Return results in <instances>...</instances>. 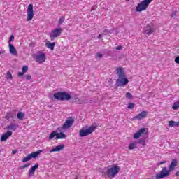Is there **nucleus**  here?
<instances>
[{
	"instance_id": "nucleus-1",
	"label": "nucleus",
	"mask_w": 179,
	"mask_h": 179,
	"mask_svg": "<svg viewBox=\"0 0 179 179\" xmlns=\"http://www.w3.org/2000/svg\"><path fill=\"white\" fill-rule=\"evenodd\" d=\"M177 166V159H173L171 162L169 170L167 169V167H164L160 172L157 173L155 178V179H162V178H166V177H169L170 176L171 171L174 170V167Z\"/></svg>"
},
{
	"instance_id": "nucleus-2",
	"label": "nucleus",
	"mask_w": 179,
	"mask_h": 179,
	"mask_svg": "<svg viewBox=\"0 0 179 179\" xmlns=\"http://www.w3.org/2000/svg\"><path fill=\"white\" fill-rule=\"evenodd\" d=\"M116 71H117V75L118 76L119 78L116 80L115 85L117 87H124V86H127L129 80H128V78H127V75H125V72H124V69H122V68L121 67H119L116 69Z\"/></svg>"
},
{
	"instance_id": "nucleus-3",
	"label": "nucleus",
	"mask_w": 179,
	"mask_h": 179,
	"mask_svg": "<svg viewBox=\"0 0 179 179\" xmlns=\"http://www.w3.org/2000/svg\"><path fill=\"white\" fill-rule=\"evenodd\" d=\"M121 170V168L117 166H113L111 167V166H109L108 167H105L103 170L101 172V174L103 177H106V176H108L109 178L113 179L114 177H115L116 175L120 173V171Z\"/></svg>"
},
{
	"instance_id": "nucleus-4",
	"label": "nucleus",
	"mask_w": 179,
	"mask_h": 179,
	"mask_svg": "<svg viewBox=\"0 0 179 179\" xmlns=\"http://www.w3.org/2000/svg\"><path fill=\"white\" fill-rule=\"evenodd\" d=\"M55 100L59 101H68L72 99V95L66 92H57L53 94Z\"/></svg>"
},
{
	"instance_id": "nucleus-5",
	"label": "nucleus",
	"mask_w": 179,
	"mask_h": 179,
	"mask_svg": "<svg viewBox=\"0 0 179 179\" xmlns=\"http://www.w3.org/2000/svg\"><path fill=\"white\" fill-rule=\"evenodd\" d=\"M96 128H97V127L92 125L90 126L88 128L85 127H83L79 132V135L80 136H81V138H85V136H87L89 135H90L91 134H93V132H94V131H96Z\"/></svg>"
},
{
	"instance_id": "nucleus-6",
	"label": "nucleus",
	"mask_w": 179,
	"mask_h": 179,
	"mask_svg": "<svg viewBox=\"0 0 179 179\" xmlns=\"http://www.w3.org/2000/svg\"><path fill=\"white\" fill-rule=\"evenodd\" d=\"M153 0H143L140 2L136 8V12H143L148 9L149 4L152 3Z\"/></svg>"
},
{
	"instance_id": "nucleus-7",
	"label": "nucleus",
	"mask_w": 179,
	"mask_h": 179,
	"mask_svg": "<svg viewBox=\"0 0 179 179\" xmlns=\"http://www.w3.org/2000/svg\"><path fill=\"white\" fill-rule=\"evenodd\" d=\"M75 122V120L72 117H69L66 120L62 127L57 128V131H61V129H68V128H71L73 123Z\"/></svg>"
},
{
	"instance_id": "nucleus-8",
	"label": "nucleus",
	"mask_w": 179,
	"mask_h": 179,
	"mask_svg": "<svg viewBox=\"0 0 179 179\" xmlns=\"http://www.w3.org/2000/svg\"><path fill=\"white\" fill-rule=\"evenodd\" d=\"M34 59L36 62L43 64V62H45L47 59V57L45 56V53L39 51L38 54L35 56Z\"/></svg>"
},
{
	"instance_id": "nucleus-9",
	"label": "nucleus",
	"mask_w": 179,
	"mask_h": 179,
	"mask_svg": "<svg viewBox=\"0 0 179 179\" xmlns=\"http://www.w3.org/2000/svg\"><path fill=\"white\" fill-rule=\"evenodd\" d=\"M61 33H62V29L61 28H56L52 30V32L50 34L51 41H54V40L56 39L57 37H59V36H61Z\"/></svg>"
},
{
	"instance_id": "nucleus-10",
	"label": "nucleus",
	"mask_w": 179,
	"mask_h": 179,
	"mask_svg": "<svg viewBox=\"0 0 179 179\" xmlns=\"http://www.w3.org/2000/svg\"><path fill=\"white\" fill-rule=\"evenodd\" d=\"M34 17V11L33 10V4H29L27 8V22H30Z\"/></svg>"
},
{
	"instance_id": "nucleus-11",
	"label": "nucleus",
	"mask_w": 179,
	"mask_h": 179,
	"mask_svg": "<svg viewBox=\"0 0 179 179\" xmlns=\"http://www.w3.org/2000/svg\"><path fill=\"white\" fill-rule=\"evenodd\" d=\"M141 135H148V131H146V128L145 127L141 128L140 130H138V131H137L134 134L133 138L134 139H139Z\"/></svg>"
},
{
	"instance_id": "nucleus-12",
	"label": "nucleus",
	"mask_w": 179,
	"mask_h": 179,
	"mask_svg": "<svg viewBox=\"0 0 179 179\" xmlns=\"http://www.w3.org/2000/svg\"><path fill=\"white\" fill-rule=\"evenodd\" d=\"M145 34H148V36H150L152 33L155 31V27L152 24H149L147 27L144 29Z\"/></svg>"
},
{
	"instance_id": "nucleus-13",
	"label": "nucleus",
	"mask_w": 179,
	"mask_h": 179,
	"mask_svg": "<svg viewBox=\"0 0 179 179\" xmlns=\"http://www.w3.org/2000/svg\"><path fill=\"white\" fill-rule=\"evenodd\" d=\"M146 117H148V112L142 111L138 115L134 116L133 120H143V118H146Z\"/></svg>"
},
{
	"instance_id": "nucleus-14",
	"label": "nucleus",
	"mask_w": 179,
	"mask_h": 179,
	"mask_svg": "<svg viewBox=\"0 0 179 179\" xmlns=\"http://www.w3.org/2000/svg\"><path fill=\"white\" fill-rule=\"evenodd\" d=\"M9 136H12V131H8L4 134L1 135L0 141L1 142H5V141L8 140V138H9Z\"/></svg>"
},
{
	"instance_id": "nucleus-15",
	"label": "nucleus",
	"mask_w": 179,
	"mask_h": 179,
	"mask_svg": "<svg viewBox=\"0 0 179 179\" xmlns=\"http://www.w3.org/2000/svg\"><path fill=\"white\" fill-rule=\"evenodd\" d=\"M65 148V145L61 144L56 146L55 148H52L50 150V153H52V152H61V150H64Z\"/></svg>"
},
{
	"instance_id": "nucleus-16",
	"label": "nucleus",
	"mask_w": 179,
	"mask_h": 179,
	"mask_svg": "<svg viewBox=\"0 0 179 179\" xmlns=\"http://www.w3.org/2000/svg\"><path fill=\"white\" fill-rule=\"evenodd\" d=\"M40 153H43V150H39L36 152L29 154L30 159H37L40 156Z\"/></svg>"
},
{
	"instance_id": "nucleus-17",
	"label": "nucleus",
	"mask_w": 179,
	"mask_h": 179,
	"mask_svg": "<svg viewBox=\"0 0 179 179\" xmlns=\"http://www.w3.org/2000/svg\"><path fill=\"white\" fill-rule=\"evenodd\" d=\"M38 169V164H36L33 166L29 171V177H33L34 176V173H36V170Z\"/></svg>"
},
{
	"instance_id": "nucleus-18",
	"label": "nucleus",
	"mask_w": 179,
	"mask_h": 179,
	"mask_svg": "<svg viewBox=\"0 0 179 179\" xmlns=\"http://www.w3.org/2000/svg\"><path fill=\"white\" fill-rule=\"evenodd\" d=\"M8 47H9L10 53L12 55H17V50H16V48H15V46L13 44L9 43Z\"/></svg>"
},
{
	"instance_id": "nucleus-19",
	"label": "nucleus",
	"mask_w": 179,
	"mask_h": 179,
	"mask_svg": "<svg viewBox=\"0 0 179 179\" xmlns=\"http://www.w3.org/2000/svg\"><path fill=\"white\" fill-rule=\"evenodd\" d=\"M27 71H29V66H24L22 67V72H18V76L20 78H22V76H23V75H24V73H26V72H27Z\"/></svg>"
},
{
	"instance_id": "nucleus-20",
	"label": "nucleus",
	"mask_w": 179,
	"mask_h": 179,
	"mask_svg": "<svg viewBox=\"0 0 179 179\" xmlns=\"http://www.w3.org/2000/svg\"><path fill=\"white\" fill-rule=\"evenodd\" d=\"M45 45L48 48L52 51L54 50V47H55V43H51L50 41H48L45 43Z\"/></svg>"
},
{
	"instance_id": "nucleus-21",
	"label": "nucleus",
	"mask_w": 179,
	"mask_h": 179,
	"mask_svg": "<svg viewBox=\"0 0 179 179\" xmlns=\"http://www.w3.org/2000/svg\"><path fill=\"white\" fill-rule=\"evenodd\" d=\"M65 138H66V135L64 134V132H60V133H57L55 139L56 140L65 139Z\"/></svg>"
},
{
	"instance_id": "nucleus-22",
	"label": "nucleus",
	"mask_w": 179,
	"mask_h": 179,
	"mask_svg": "<svg viewBox=\"0 0 179 179\" xmlns=\"http://www.w3.org/2000/svg\"><path fill=\"white\" fill-rule=\"evenodd\" d=\"M136 148H138V145L136 141H135L129 144L128 149L129 150H133V149H136Z\"/></svg>"
},
{
	"instance_id": "nucleus-23",
	"label": "nucleus",
	"mask_w": 179,
	"mask_h": 179,
	"mask_svg": "<svg viewBox=\"0 0 179 179\" xmlns=\"http://www.w3.org/2000/svg\"><path fill=\"white\" fill-rule=\"evenodd\" d=\"M169 127H179V122L171 120L169 122Z\"/></svg>"
},
{
	"instance_id": "nucleus-24",
	"label": "nucleus",
	"mask_w": 179,
	"mask_h": 179,
	"mask_svg": "<svg viewBox=\"0 0 179 179\" xmlns=\"http://www.w3.org/2000/svg\"><path fill=\"white\" fill-rule=\"evenodd\" d=\"M8 129H10V131H16L17 129V125L13 124L7 126Z\"/></svg>"
},
{
	"instance_id": "nucleus-25",
	"label": "nucleus",
	"mask_w": 179,
	"mask_h": 179,
	"mask_svg": "<svg viewBox=\"0 0 179 179\" xmlns=\"http://www.w3.org/2000/svg\"><path fill=\"white\" fill-rule=\"evenodd\" d=\"M5 118H6V120H7L8 121H9V120H10V118H13V113H12V112H8V113L6 114Z\"/></svg>"
},
{
	"instance_id": "nucleus-26",
	"label": "nucleus",
	"mask_w": 179,
	"mask_h": 179,
	"mask_svg": "<svg viewBox=\"0 0 179 179\" xmlns=\"http://www.w3.org/2000/svg\"><path fill=\"white\" fill-rule=\"evenodd\" d=\"M17 117L18 118V120H20V121L23 120V119L24 118V113L22 112H19L17 114Z\"/></svg>"
},
{
	"instance_id": "nucleus-27",
	"label": "nucleus",
	"mask_w": 179,
	"mask_h": 179,
	"mask_svg": "<svg viewBox=\"0 0 179 179\" xmlns=\"http://www.w3.org/2000/svg\"><path fill=\"white\" fill-rule=\"evenodd\" d=\"M136 144L138 145V143L140 145H142V146H143V148H145V146H146V143H145V140L144 139H138L137 141H136Z\"/></svg>"
},
{
	"instance_id": "nucleus-28",
	"label": "nucleus",
	"mask_w": 179,
	"mask_h": 179,
	"mask_svg": "<svg viewBox=\"0 0 179 179\" xmlns=\"http://www.w3.org/2000/svg\"><path fill=\"white\" fill-rule=\"evenodd\" d=\"M103 32L105 36H107V34H113V33H114V29H104Z\"/></svg>"
},
{
	"instance_id": "nucleus-29",
	"label": "nucleus",
	"mask_w": 179,
	"mask_h": 179,
	"mask_svg": "<svg viewBox=\"0 0 179 179\" xmlns=\"http://www.w3.org/2000/svg\"><path fill=\"white\" fill-rule=\"evenodd\" d=\"M57 137V131H53L50 135H49V139L51 141V139H54V138Z\"/></svg>"
},
{
	"instance_id": "nucleus-30",
	"label": "nucleus",
	"mask_w": 179,
	"mask_h": 179,
	"mask_svg": "<svg viewBox=\"0 0 179 179\" xmlns=\"http://www.w3.org/2000/svg\"><path fill=\"white\" fill-rule=\"evenodd\" d=\"M173 110H178L179 108V100L175 102L172 106Z\"/></svg>"
},
{
	"instance_id": "nucleus-31",
	"label": "nucleus",
	"mask_w": 179,
	"mask_h": 179,
	"mask_svg": "<svg viewBox=\"0 0 179 179\" xmlns=\"http://www.w3.org/2000/svg\"><path fill=\"white\" fill-rule=\"evenodd\" d=\"M127 108L129 110H132L133 108H135V103H129L127 106Z\"/></svg>"
},
{
	"instance_id": "nucleus-32",
	"label": "nucleus",
	"mask_w": 179,
	"mask_h": 179,
	"mask_svg": "<svg viewBox=\"0 0 179 179\" xmlns=\"http://www.w3.org/2000/svg\"><path fill=\"white\" fill-rule=\"evenodd\" d=\"M29 160H31V159L30 158V155H28L27 157L22 159V162L26 163V162H29Z\"/></svg>"
},
{
	"instance_id": "nucleus-33",
	"label": "nucleus",
	"mask_w": 179,
	"mask_h": 179,
	"mask_svg": "<svg viewBox=\"0 0 179 179\" xmlns=\"http://www.w3.org/2000/svg\"><path fill=\"white\" fill-rule=\"evenodd\" d=\"M126 99H129V100L134 99V96H132V94L131 92H127L126 94Z\"/></svg>"
},
{
	"instance_id": "nucleus-34",
	"label": "nucleus",
	"mask_w": 179,
	"mask_h": 179,
	"mask_svg": "<svg viewBox=\"0 0 179 179\" xmlns=\"http://www.w3.org/2000/svg\"><path fill=\"white\" fill-rule=\"evenodd\" d=\"M65 20V17H62L59 19L58 24L59 26H61L62 23H64V21Z\"/></svg>"
},
{
	"instance_id": "nucleus-35",
	"label": "nucleus",
	"mask_w": 179,
	"mask_h": 179,
	"mask_svg": "<svg viewBox=\"0 0 179 179\" xmlns=\"http://www.w3.org/2000/svg\"><path fill=\"white\" fill-rule=\"evenodd\" d=\"M29 166H30V163L25 164H24L23 166H20V167H19V169H20V170H24V169H26V167H29Z\"/></svg>"
},
{
	"instance_id": "nucleus-36",
	"label": "nucleus",
	"mask_w": 179,
	"mask_h": 179,
	"mask_svg": "<svg viewBox=\"0 0 179 179\" xmlns=\"http://www.w3.org/2000/svg\"><path fill=\"white\" fill-rule=\"evenodd\" d=\"M14 40H15V36L11 35L10 36V38H9V41H8L9 44H10V43H12V41H13Z\"/></svg>"
},
{
	"instance_id": "nucleus-37",
	"label": "nucleus",
	"mask_w": 179,
	"mask_h": 179,
	"mask_svg": "<svg viewBox=\"0 0 179 179\" xmlns=\"http://www.w3.org/2000/svg\"><path fill=\"white\" fill-rule=\"evenodd\" d=\"M7 76L8 79H12V73L10 71L7 72Z\"/></svg>"
},
{
	"instance_id": "nucleus-38",
	"label": "nucleus",
	"mask_w": 179,
	"mask_h": 179,
	"mask_svg": "<svg viewBox=\"0 0 179 179\" xmlns=\"http://www.w3.org/2000/svg\"><path fill=\"white\" fill-rule=\"evenodd\" d=\"M31 75H27L26 76V80H31Z\"/></svg>"
},
{
	"instance_id": "nucleus-39",
	"label": "nucleus",
	"mask_w": 179,
	"mask_h": 179,
	"mask_svg": "<svg viewBox=\"0 0 179 179\" xmlns=\"http://www.w3.org/2000/svg\"><path fill=\"white\" fill-rule=\"evenodd\" d=\"M115 50H122V46L120 45L115 48Z\"/></svg>"
},
{
	"instance_id": "nucleus-40",
	"label": "nucleus",
	"mask_w": 179,
	"mask_h": 179,
	"mask_svg": "<svg viewBox=\"0 0 179 179\" xmlns=\"http://www.w3.org/2000/svg\"><path fill=\"white\" fill-rule=\"evenodd\" d=\"M97 57H99V58H103V54L98 53Z\"/></svg>"
},
{
	"instance_id": "nucleus-41",
	"label": "nucleus",
	"mask_w": 179,
	"mask_h": 179,
	"mask_svg": "<svg viewBox=\"0 0 179 179\" xmlns=\"http://www.w3.org/2000/svg\"><path fill=\"white\" fill-rule=\"evenodd\" d=\"M164 163H166V161L160 162L159 163H158V166H160L162 164H164Z\"/></svg>"
},
{
	"instance_id": "nucleus-42",
	"label": "nucleus",
	"mask_w": 179,
	"mask_h": 179,
	"mask_svg": "<svg viewBox=\"0 0 179 179\" xmlns=\"http://www.w3.org/2000/svg\"><path fill=\"white\" fill-rule=\"evenodd\" d=\"M17 152V150H13L12 151L13 155H16Z\"/></svg>"
},
{
	"instance_id": "nucleus-43",
	"label": "nucleus",
	"mask_w": 179,
	"mask_h": 179,
	"mask_svg": "<svg viewBox=\"0 0 179 179\" xmlns=\"http://www.w3.org/2000/svg\"><path fill=\"white\" fill-rule=\"evenodd\" d=\"M176 12L173 13L171 15L172 17H176Z\"/></svg>"
},
{
	"instance_id": "nucleus-44",
	"label": "nucleus",
	"mask_w": 179,
	"mask_h": 179,
	"mask_svg": "<svg viewBox=\"0 0 179 179\" xmlns=\"http://www.w3.org/2000/svg\"><path fill=\"white\" fill-rule=\"evenodd\" d=\"M101 37H103V36H101V34H99V35L98 36L99 40H100V38H101Z\"/></svg>"
},
{
	"instance_id": "nucleus-45",
	"label": "nucleus",
	"mask_w": 179,
	"mask_h": 179,
	"mask_svg": "<svg viewBox=\"0 0 179 179\" xmlns=\"http://www.w3.org/2000/svg\"><path fill=\"white\" fill-rule=\"evenodd\" d=\"M1 54H5V50H2V51L0 50V55Z\"/></svg>"
},
{
	"instance_id": "nucleus-46",
	"label": "nucleus",
	"mask_w": 179,
	"mask_h": 179,
	"mask_svg": "<svg viewBox=\"0 0 179 179\" xmlns=\"http://www.w3.org/2000/svg\"><path fill=\"white\" fill-rule=\"evenodd\" d=\"M96 10V6L92 7V10Z\"/></svg>"
},
{
	"instance_id": "nucleus-47",
	"label": "nucleus",
	"mask_w": 179,
	"mask_h": 179,
	"mask_svg": "<svg viewBox=\"0 0 179 179\" xmlns=\"http://www.w3.org/2000/svg\"><path fill=\"white\" fill-rule=\"evenodd\" d=\"M176 176H179V171H177V172L176 173Z\"/></svg>"
},
{
	"instance_id": "nucleus-48",
	"label": "nucleus",
	"mask_w": 179,
	"mask_h": 179,
	"mask_svg": "<svg viewBox=\"0 0 179 179\" xmlns=\"http://www.w3.org/2000/svg\"><path fill=\"white\" fill-rule=\"evenodd\" d=\"M126 1H129V0H126Z\"/></svg>"
}]
</instances>
